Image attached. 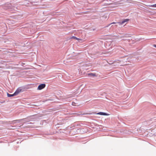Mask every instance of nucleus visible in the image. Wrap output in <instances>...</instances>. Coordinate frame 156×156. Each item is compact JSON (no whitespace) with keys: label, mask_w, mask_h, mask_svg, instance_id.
I'll return each instance as SVG.
<instances>
[{"label":"nucleus","mask_w":156,"mask_h":156,"mask_svg":"<svg viewBox=\"0 0 156 156\" xmlns=\"http://www.w3.org/2000/svg\"><path fill=\"white\" fill-rule=\"evenodd\" d=\"M129 20H130L129 19H123L120 21L119 22H117L118 25H116V26H117L118 25H121L124 24H126Z\"/></svg>","instance_id":"obj_1"},{"label":"nucleus","mask_w":156,"mask_h":156,"mask_svg":"<svg viewBox=\"0 0 156 156\" xmlns=\"http://www.w3.org/2000/svg\"><path fill=\"white\" fill-rule=\"evenodd\" d=\"M27 119H18L13 120L11 122V124H12V125H14V123L16 122H19L21 121H27Z\"/></svg>","instance_id":"obj_2"},{"label":"nucleus","mask_w":156,"mask_h":156,"mask_svg":"<svg viewBox=\"0 0 156 156\" xmlns=\"http://www.w3.org/2000/svg\"><path fill=\"white\" fill-rule=\"evenodd\" d=\"M45 86L46 85L45 83H41L38 86L37 89L38 90H41L44 88L45 87Z\"/></svg>","instance_id":"obj_3"},{"label":"nucleus","mask_w":156,"mask_h":156,"mask_svg":"<svg viewBox=\"0 0 156 156\" xmlns=\"http://www.w3.org/2000/svg\"><path fill=\"white\" fill-rule=\"evenodd\" d=\"M21 89L19 88H18L17 89L16 91L14 93L15 96H16L18 94L21 92Z\"/></svg>","instance_id":"obj_4"},{"label":"nucleus","mask_w":156,"mask_h":156,"mask_svg":"<svg viewBox=\"0 0 156 156\" xmlns=\"http://www.w3.org/2000/svg\"><path fill=\"white\" fill-rule=\"evenodd\" d=\"M96 114H97V115H108V113H105V112H99L96 113Z\"/></svg>","instance_id":"obj_5"},{"label":"nucleus","mask_w":156,"mask_h":156,"mask_svg":"<svg viewBox=\"0 0 156 156\" xmlns=\"http://www.w3.org/2000/svg\"><path fill=\"white\" fill-rule=\"evenodd\" d=\"M88 75L90 76L91 77H94L95 76H96V75L95 73H89L88 74Z\"/></svg>","instance_id":"obj_6"},{"label":"nucleus","mask_w":156,"mask_h":156,"mask_svg":"<svg viewBox=\"0 0 156 156\" xmlns=\"http://www.w3.org/2000/svg\"><path fill=\"white\" fill-rule=\"evenodd\" d=\"M92 113H83L82 112H80V114H78L77 115H86V114H91Z\"/></svg>","instance_id":"obj_7"},{"label":"nucleus","mask_w":156,"mask_h":156,"mask_svg":"<svg viewBox=\"0 0 156 156\" xmlns=\"http://www.w3.org/2000/svg\"><path fill=\"white\" fill-rule=\"evenodd\" d=\"M7 96L8 97H11L15 96L14 94L13 93L12 94H10L8 93H7Z\"/></svg>","instance_id":"obj_8"},{"label":"nucleus","mask_w":156,"mask_h":156,"mask_svg":"<svg viewBox=\"0 0 156 156\" xmlns=\"http://www.w3.org/2000/svg\"><path fill=\"white\" fill-rule=\"evenodd\" d=\"M72 39H74L76 40H81V39L78 38L76 37L75 36H73L71 37Z\"/></svg>","instance_id":"obj_9"},{"label":"nucleus","mask_w":156,"mask_h":156,"mask_svg":"<svg viewBox=\"0 0 156 156\" xmlns=\"http://www.w3.org/2000/svg\"><path fill=\"white\" fill-rule=\"evenodd\" d=\"M117 24V22L115 23V22H112V23L108 24L107 26L104 27L103 28H106V27H108V26H109L110 25H111L112 24Z\"/></svg>","instance_id":"obj_10"},{"label":"nucleus","mask_w":156,"mask_h":156,"mask_svg":"<svg viewBox=\"0 0 156 156\" xmlns=\"http://www.w3.org/2000/svg\"><path fill=\"white\" fill-rule=\"evenodd\" d=\"M29 2V1H25L23 5H27V4H28L29 3L28 2Z\"/></svg>","instance_id":"obj_11"},{"label":"nucleus","mask_w":156,"mask_h":156,"mask_svg":"<svg viewBox=\"0 0 156 156\" xmlns=\"http://www.w3.org/2000/svg\"><path fill=\"white\" fill-rule=\"evenodd\" d=\"M149 6L151 7L156 8V4L152 5H149Z\"/></svg>","instance_id":"obj_12"},{"label":"nucleus","mask_w":156,"mask_h":156,"mask_svg":"<svg viewBox=\"0 0 156 156\" xmlns=\"http://www.w3.org/2000/svg\"><path fill=\"white\" fill-rule=\"evenodd\" d=\"M153 46L154 47H155V48H156V44H153Z\"/></svg>","instance_id":"obj_13"},{"label":"nucleus","mask_w":156,"mask_h":156,"mask_svg":"<svg viewBox=\"0 0 156 156\" xmlns=\"http://www.w3.org/2000/svg\"><path fill=\"white\" fill-rule=\"evenodd\" d=\"M74 104H75V103L74 102H73L72 103V105H74Z\"/></svg>","instance_id":"obj_14"},{"label":"nucleus","mask_w":156,"mask_h":156,"mask_svg":"<svg viewBox=\"0 0 156 156\" xmlns=\"http://www.w3.org/2000/svg\"><path fill=\"white\" fill-rule=\"evenodd\" d=\"M32 123L31 122H28V123H27V124H31Z\"/></svg>","instance_id":"obj_15"}]
</instances>
